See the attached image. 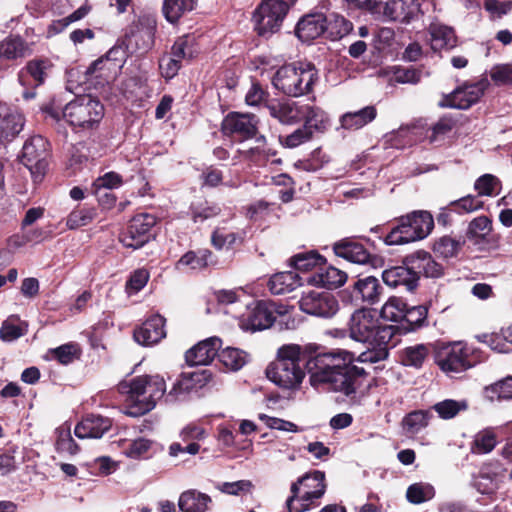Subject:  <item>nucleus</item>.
Returning <instances> with one entry per match:
<instances>
[{"instance_id":"obj_41","label":"nucleus","mask_w":512,"mask_h":512,"mask_svg":"<svg viewBox=\"0 0 512 512\" xmlns=\"http://www.w3.org/2000/svg\"><path fill=\"white\" fill-rule=\"evenodd\" d=\"M429 354L428 346L417 344L408 346L401 351V362L405 366L420 368Z\"/></svg>"},{"instance_id":"obj_10","label":"nucleus","mask_w":512,"mask_h":512,"mask_svg":"<svg viewBox=\"0 0 512 512\" xmlns=\"http://www.w3.org/2000/svg\"><path fill=\"white\" fill-rule=\"evenodd\" d=\"M277 312L274 303L255 301L246 306V312L239 316V325L243 330L257 331L272 326ZM279 314L281 312L278 311Z\"/></svg>"},{"instance_id":"obj_21","label":"nucleus","mask_w":512,"mask_h":512,"mask_svg":"<svg viewBox=\"0 0 512 512\" xmlns=\"http://www.w3.org/2000/svg\"><path fill=\"white\" fill-rule=\"evenodd\" d=\"M384 283L390 287L403 286L407 291L414 290L417 285V277L415 271L411 268L410 263L403 266H395L382 272Z\"/></svg>"},{"instance_id":"obj_6","label":"nucleus","mask_w":512,"mask_h":512,"mask_svg":"<svg viewBox=\"0 0 512 512\" xmlns=\"http://www.w3.org/2000/svg\"><path fill=\"white\" fill-rule=\"evenodd\" d=\"M434 227L432 215L427 211H415L400 218L399 225L385 237L387 245H401L424 239Z\"/></svg>"},{"instance_id":"obj_40","label":"nucleus","mask_w":512,"mask_h":512,"mask_svg":"<svg viewBox=\"0 0 512 512\" xmlns=\"http://www.w3.org/2000/svg\"><path fill=\"white\" fill-rule=\"evenodd\" d=\"M307 110L303 111L304 125L308 130L312 131H324L328 125L329 118L327 114L320 108L305 104Z\"/></svg>"},{"instance_id":"obj_2","label":"nucleus","mask_w":512,"mask_h":512,"mask_svg":"<svg viewBox=\"0 0 512 512\" xmlns=\"http://www.w3.org/2000/svg\"><path fill=\"white\" fill-rule=\"evenodd\" d=\"M117 388L136 408V411H130L129 414L142 415L154 409L157 402L165 396L166 383L159 375H143L123 380Z\"/></svg>"},{"instance_id":"obj_31","label":"nucleus","mask_w":512,"mask_h":512,"mask_svg":"<svg viewBox=\"0 0 512 512\" xmlns=\"http://www.w3.org/2000/svg\"><path fill=\"white\" fill-rule=\"evenodd\" d=\"M347 280V274L333 266L320 267L316 273L307 279L308 282L326 288H337Z\"/></svg>"},{"instance_id":"obj_13","label":"nucleus","mask_w":512,"mask_h":512,"mask_svg":"<svg viewBox=\"0 0 512 512\" xmlns=\"http://www.w3.org/2000/svg\"><path fill=\"white\" fill-rule=\"evenodd\" d=\"M488 85L486 79L475 83H464L446 96L445 105L455 109H468L480 100Z\"/></svg>"},{"instance_id":"obj_60","label":"nucleus","mask_w":512,"mask_h":512,"mask_svg":"<svg viewBox=\"0 0 512 512\" xmlns=\"http://www.w3.org/2000/svg\"><path fill=\"white\" fill-rule=\"evenodd\" d=\"M461 248V243L449 236L440 238L434 244V251L445 258L455 256Z\"/></svg>"},{"instance_id":"obj_11","label":"nucleus","mask_w":512,"mask_h":512,"mask_svg":"<svg viewBox=\"0 0 512 512\" xmlns=\"http://www.w3.org/2000/svg\"><path fill=\"white\" fill-rule=\"evenodd\" d=\"M300 309L310 315L330 318L338 309V301L334 295L326 291L304 292L299 300Z\"/></svg>"},{"instance_id":"obj_43","label":"nucleus","mask_w":512,"mask_h":512,"mask_svg":"<svg viewBox=\"0 0 512 512\" xmlns=\"http://www.w3.org/2000/svg\"><path fill=\"white\" fill-rule=\"evenodd\" d=\"M292 266L299 271H309L320 268L324 264V258L315 251L301 252L291 258Z\"/></svg>"},{"instance_id":"obj_56","label":"nucleus","mask_w":512,"mask_h":512,"mask_svg":"<svg viewBox=\"0 0 512 512\" xmlns=\"http://www.w3.org/2000/svg\"><path fill=\"white\" fill-rule=\"evenodd\" d=\"M428 310L423 305L406 307L405 309V317H403L404 322L408 324V328L410 330H415L422 326L427 318Z\"/></svg>"},{"instance_id":"obj_26","label":"nucleus","mask_w":512,"mask_h":512,"mask_svg":"<svg viewBox=\"0 0 512 512\" xmlns=\"http://www.w3.org/2000/svg\"><path fill=\"white\" fill-rule=\"evenodd\" d=\"M334 253L352 263L366 264L370 260V253L353 238H344L333 244Z\"/></svg>"},{"instance_id":"obj_14","label":"nucleus","mask_w":512,"mask_h":512,"mask_svg":"<svg viewBox=\"0 0 512 512\" xmlns=\"http://www.w3.org/2000/svg\"><path fill=\"white\" fill-rule=\"evenodd\" d=\"M421 14L418 0H384L380 15L386 20L408 24Z\"/></svg>"},{"instance_id":"obj_50","label":"nucleus","mask_w":512,"mask_h":512,"mask_svg":"<svg viewBox=\"0 0 512 512\" xmlns=\"http://www.w3.org/2000/svg\"><path fill=\"white\" fill-rule=\"evenodd\" d=\"M116 67V63L109 58L101 57L89 66L87 74L108 82L113 78L112 70Z\"/></svg>"},{"instance_id":"obj_33","label":"nucleus","mask_w":512,"mask_h":512,"mask_svg":"<svg viewBox=\"0 0 512 512\" xmlns=\"http://www.w3.org/2000/svg\"><path fill=\"white\" fill-rule=\"evenodd\" d=\"M301 284V278L295 271H286L273 275L268 286L272 294L281 295L295 290Z\"/></svg>"},{"instance_id":"obj_25","label":"nucleus","mask_w":512,"mask_h":512,"mask_svg":"<svg viewBox=\"0 0 512 512\" xmlns=\"http://www.w3.org/2000/svg\"><path fill=\"white\" fill-rule=\"evenodd\" d=\"M327 16L321 12L302 17L296 26V35L302 41H311L325 33Z\"/></svg>"},{"instance_id":"obj_42","label":"nucleus","mask_w":512,"mask_h":512,"mask_svg":"<svg viewBox=\"0 0 512 512\" xmlns=\"http://www.w3.org/2000/svg\"><path fill=\"white\" fill-rule=\"evenodd\" d=\"M491 230L492 223L490 219L486 216H479L469 223L466 235L470 241L478 244L490 234Z\"/></svg>"},{"instance_id":"obj_39","label":"nucleus","mask_w":512,"mask_h":512,"mask_svg":"<svg viewBox=\"0 0 512 512\" xmlns=\"http://www.w3.org/2000/svg\"><path fill=\"white\" fill-rule=\"evenodd\" d=\"M194 8V0H164L163 14L170 23L177 22L186 12Z\"/></svg>"},{"instance_id":"obj_48","label":"nucleus","mask_w":512,"mask_h":512,"mask_svg":"<svg viewBox=\"0 0 512 512\" xmlns=\"http://www.w3.org/2000/svg\"><path fill=\"white\" fill-rule=\"evenodd\" d=\"M429 419L430 414L427 411L411 412L403 419V428L409 434H416L428 425Z\"/></svg>"},{"instance_id":"obj_35","label":"nucleus","mask_w":512,"mask_h":512,"mask_svg":"<svg viewBox=\"0 0 512 512\" xmlns=\"http://www.w3.org/2000/svg\"><path fill=\"white\" fill-rule=\"evenodd\" d=\"M31 47L19 36H9L0 42V57L14 60L31 54Z\"/></svg>"},{"instance_id":"obj_34","label":"nucleus","mask_w":512,"mask_h":512,"mask_svg":"<svg viewBox=\"0 0 512 512\" xmlns=\"http://www.w3.org/2000/svg\"><path fill=\"white\" fill-rule=\"evenodd\" d=\"M212 253L207 250L188 251L176 263V269L180 271H200L211 262Z\"/></svg>"},{"instance_id":"obj_64","label":"nucleus","mask_w":512,"mask_h":512,"mask_svg":"<svg viewBox=\"0 0 512 512\" xmlns=\"http://www.w3.org/2000/svg\"><path fill=\"white\" fill-rule=\"evenodd\" d=\"M312 131L308 130L305 126H302L295 130L290 135L281 139V143L288 148H295L312 138Z\"/></svg>"},{"instance_id":"obj_61","label":"nucleus","mask_w":512,"mask_h":512,"mask_svg":"<svg viewBox=\"0 0 512 512\" xmlns=\"http://www.w3.org/2000/svg\"><path fill=\"white\" fill-rule=\"evenodd\" d=\"M455 122L451 118L443 117L429 130V141L431 143L442 140L454 128Z\"/></svg>"},{"instance_id":"obj_32","label":"nucleus","mask_w":512,"mask_h":512,"mask_svg":"<svg viewBox=\"0 0 512 512\" xmlns=\"http://www.w3.org/2000/svg\"><path fill=\"white\" fill-rule=\"evenodd\" d=\"M377 112L374 106H366L354 112H347L340 118V124L346 130H358L372 122Z\"/></svg>"},{"instance_id":"obj_44","label":"nucleus","mask_w":512,"mask_h":512,"mask_svg":"<svg viewBox=\"0 0 512 512\" xmlns=\"http://www.w3.org/2000/svg\"><path fill=\"white\" fill-rule=\"evenodd\" d=\"M406 302L399 297H390L381 309L383 319L391 322H401L405 317Z\"/></svg>"},{"instance_id":"obj_49","label":"nucleus","mask_w":512,"mask_h":512,"mask_svg":"<svg viewBox=\"0 0 512 512\" xmlns=\"http://www.w3.org/2000/svg\"><path fill=\"white\" fill-rule=\"evenodd\" d=\"M497 444L496 435L492 430H483L475 435L471 450L475 454L491 452Z\"/></svg>"},{"instance_id":"obj_4","label":"nucleus","mask_w":512,"mask_h":512,"mask_svg":"<svg viewBox=\"0 0 512 512\" xmlns=\"http://www.w3.org/2000/svg\"><path fill=\"white\" fill-rule=\"evenodd\" d=\"M350 337L358 342L370 345H390L395 334V327L382 325L375 312L369 309H358L349 321Z\"/></svg>"},{"instance_id":"obj_62","label":"nucleus","mask_w":512,"mask_h":512,"mask_svg":"<svg viewBox=\"0 0 512 512\" xmlns=\"http://www.w3.org/2000/svg\"><path fill=\"white\" fill-rule=\"evenodd\" d=\"M152 444L153 442L148 439L138 438L129 444L124 453L132 459L144 458L148 455Z\"/></svg>"},{"instance_id":"obj_7","label":"nucleus","mask_w":512,"mask_h":512,"mask_svg":"<svg viewBox=\"0 0 512 512\" xmlns=\"http://www.w3.org/2000/svg\"><path fill=\"white\" fill-rule=\"evenodd\" d=\"M61 113L74 129L88 130L98 126L104 116V106L92 96L82 95L66 104Z\"/></svg>"},{"instance_id":"obj_59","label":"nucleus","mask_w":512,"mask_h":512,"mask_svg":"<svg viewBox=\"0 0 512 512\" xmlns=\"http://www.w3.org/2000/svg\"><path fill=\"white\" fill-rule=\"evenodd\" d=\"M490 78L497 86L512 85V64H498L491 68Z\"/></svg>"},{"instance_id":"obj_16","label":"nucleus","mask_w":512,"mask_h":512,"mask_svg":"<svg viewBox=\"0 0 512 512\" xmlns=\"http://www.w3.org/2000/svg\"><path fill=\"white\" fill-rule=\"evenodd\" d=\"M258 120L249 113L233 112L228 114L222 122L225 134L238 135L243 139L252 138L257 133Z\"/></svg>"},{"instance_id":"obj_28","label":"nucleus","mask_w":512,"mask_h":512,"mask_svg":"<svg viewBox=\"0 0 512 512\" xmlns=\"http://www.w3.org/2000/svg\"><path fill=\"white\" fill-rule=\"evenodd\" d=\"M381 293L382 288L379 280L373 276L358 279L353 285V297L370 305L380 300Z\"/></svg>"},{"instance_id":"obj_8","label":"nucleus","mask_w":512,"mask_h":512,"mask_svg":"<svg viewBox=\"0 0 512 512\" xmlns=\"http://www.w3.org/2000/svg\"><path fill=\"white\" fill-rule=\"evenodd\" d=\"M293 4L294 0H262L253 14L257 33L267 36L279 31Z\"/></svg>"},{"instance_id":"obj_30","label":"nucleus","mask_w":512,"mask_h":512,"mask_svg":"<svg viewBox=\"0 0 512 512\" xmlns=\"http://www.w3.org/2000/svg\"><path fill=\"white\" fill-rule=\"evenodd\" d=\"M210 503L209 495L190 489L180 494L178 507L181 512H206Z\"/></svg>"},{"instance_id":"obj_37","label":"nucleus","mask_w":512,"mask_h":512,"mask_svg":"<svg viewBox=\"0 0 512 512\" xmlns=\"http://www.w3.org/2000/svg\"><path fill=\"white\" fill-rule=\"evenodd\" d=\"M219 361L231 371L240 370L248 361V354L238 348L227 347L218 354Z\"/></svg>"},{"instance_id":"obj_36","label":"nucleus","mask_w":512,"mask_h":512,"mask_svg":"<svg viewBox=\"0 0 512 512\" xmlns=\"http://www.w3.org/2000/svg\"><path fill=\"white\" fill-rule=\"evenodd\" d=\"M468 401L466 399L454 400L445 399L437 402L432 406L439 418L449 420L456 417L459 413L468 409Z\"/></svg>"},{"instance_id":"obj_18","label":"nucleus","mask_w":512,"mask_h":512,"mask_svg":"<svg viewBox=\"0 0 512 512\" xmlns=\"http://www.w3.org/2000/svg\"><path fill=\"white\" fill-rule=\"evenodd\" d=\"M222 346V340L216 336L200 341L186 352V362L191 366L208 365Z\"/></svg>"},{"instance_id":"obj_17","label":"nucleus","mask_w":512,"mask_h":512,"mask_svg":"<svg viewBox=\"0 0 512 512\" xmlns=\"http://www.w3.org/2000/svg\"><path fill=\"white\" fill-rule=\"evenodd\" d=\"M266 108L271 117L285 125L296 124L303 119V111L307 106L291 100H271L266 103Z\"/></svg>"},{"instance_id":"obj_51","label":"nucleus","mask_w":512,"mask_h":512,"mask_svg":"<svg viewBox=\"0 0 512 512\" xmlns=\"http://www.w3.org/2000/svg\"><path fill=\"white\" fill-rule=\"evenodd\" d=\"M197 53L194 48V38L190 36L179 37L172 46L171 54L180 62L190 59Z\"/></svg>"},{"instance_id":"obj_19","label":"nucleus","mask_w":512,"mask_h":512,"mask_svg":"<svg viewBox=\"0 0 512 512\" xmlns=\"http://www.w3.org/2000/svg\"><path fill=\"white\" fill-rule=\"evenodd\" d=\"M165 336V319L160 315H153L134 331V339L144 346L154 345Z\"/></svg>"},{"instance_id":"obj_1","label":"nucleus","mask_w":512,"mask_h":512,"mask_svg":"<svg viewBox=\"0 0 512 512\" xmlns=\"http://www.w3.org/2000/svg\"><path fill=\"white\" fill-rule=\"evenodd\" d=\"M301 361H305L313 386L327 384L346 396L357 391L365 373L353 364L355 356L347 350L317 352L312 345L286 344L278 349L276 360L266 368V376L281 388H298L305 377Z\"/></svg>"},{"instance_id":"obj_24","label":"nucleus","mask_w":512,"mask_h":512,"mask_svg":"<svg viewBox=\"0 0 512 512\" xmlns=\"http://www.w3.org/2000/svg\"><path fill=\"white\" fill-rule=\"evenodd\" d=\"M110 428L109 418L91 414L76 425L74 433L79 439H97L101 438Z\"/></svg>"},{"instance_id":"obj_46","label":"nucleus","mask_w":512,"mask_h":512,"mask_svg":"<svg viewBox=\"0 0 512 512\" xmlns=\"http://www.w3.org/2000/svg\"><path fill=\"white\" fill-rule=\"evenodd\" d=\"M435 496V489L428 483H414L406 492L407 500L412 504H421L431 500Z\"/></svg>"},{"instance_id":"obj_3","label":"nucleus","mask_w":512,"mask_h":512,"mask_svg":"<svg viewBox=\"0 0 512 512\" xmlns=\"http://www.w3.org/2000/svg\"><path fill=\"white\" fill-rule=\"evenodd\" d=\"M318 80V71L313 64L297 62L279 68L273 85L288 96L299 97L310 93Z\"/></svg>"},{"instance_id":"obj_52","label":"nucleus","mask_w":512,"mask_h":512,"mask_svg":"<svg viewBox=\"0 0 512 512\" xmlns=\"http://www.w3.org/2000/svg\"><path fill=\"white\" fill-rule=\"evenodd\" d=\"M96 212L92 208L73 210L67 217L66 226L69 229H77L90 224L95 218Z\"/></svg>"},{"instance_id":"obj_29","label":"nucleus","mask_w":512,"mask_h":512,"mask_svg":"<svg viewBox=\"0 0 512 512\" xmlns=\"http://www.w3.org/2000/svg\"><path fill=\"white\" fill-rule=\"evenodd\" d=\"M430 45L433 51L452 49L457 45L454 30L441 23H431L429 26Z\"/></svg>"},{"instance_id":"obj_57","label":"nucleus","mask_w":512,"mask_h":512,"mask_svg":"<svg viewBox=\"0 0 512 512\" xmlns=\"http://www.w3.org/2000/svg\"><path fill=\"white\" fill-rule=\"evenodd\" d=\"M429 130H425L421 125H411L401 127L396 136L406 140V144L412 145L413 143L421 141L424 137H428Z\"/></svg>"},{"instance_id":"obj_22","label":"nucleus","mask_w":512,"mask_h":512,"mask_svg":"<svg viewBox=\"0 0 512 512\" xmlns=\"http://www.w3.org/2000/svg\"><path fill=\"white\" fill-rule=\"evenodd\" d=\"M505 469L498 462L485 464L474 479V487L482 494H492L497 488Z\"/></svg>"},{"instance_id":"obj_5","label":"nucleus","mask_w":512,"mask_h":512,"mask_svg":"<svg viewBox=\"0 0 512 512\" xmlns=\"http://www.w3.org/2000/svg\"><path fill=\"white\" fill-rule=\"evenodd\" d=\"M325 491L324 472L315 470L306 473L291 484V496L286 501L288 512H306L315 508Z\"/></svg>"},{"instance_id":"obj_45","label":"nucleus","mask_w":512,"mask_h":512,"mask_svg":"<svg viewBox=\"0 0 512 512\" xmlns=\"http://www.w3.org/2000/svg\"><path fill=\"white\" fill-rule=\"evenodd\" d=\"M484 394L490 401L512 399V376L485 387Z\"/></svg>"},{"instance_id":"obj_15","label":"nucleus","mask_w":512,"mask_h":512,"mask_svg":"<svg viewBox=\"0 0 512 512\" xmlns=\"http://www.w3.org/2000/svg\"><path fill=\"white\" fill-rule=\"evenodd\" d=\"M468 351L461 343H454L439 354L437 363L447 374L461 373L471 367Z\"/></svg>"},{"instance_id":"obj_58","label":"nucleus","mask_w":512,"mask_h":512,"mask_svg":"<svg viewBox=\"0 0 512 512\" xmlns=\"http://www.w3.org/2000/svg\"><path fill=\"white\" fill-rule=\"evenodd\" d=\"M90 472L97 476H107L117 469V463L108 456L94 459L88 464Z\"/></svg>"},{"instance_id":"obj_12","label":"nucleus","mask_w":512,"mask_h":512,"mask_svg":"<svg viewBox=\"0 0 512 512\" xmlns=\"http://www.w3.org/2000/svg\"><path fill=\"white\" fill-rule=\"evenodd\" d=\"M156 223V218L148 213L135 215L121 235L120 241L125 247L138 249L146 244L151 237V229Z\"/></svg>"},{"instance_id":"obj_9","label":"nucleus","mask_w":512,"mask_h":512,"mask_svg":"<svg viewBox=\"0 0 512 512\" xmlns=\"http://www.w3.org/2000/svg\"><path fill=\"white\" fill-rule=\"evenodd\" d=\"M49 143L36 135L28 139L22 148V162L29 169L35 182L42 180L47 167Z\"/></svg>"},{"instance_id":"obj_47","label":"nucleus","mask_w":512,"mask_h":512,"mask_svg":"<svg viewBox=\"0 0 512 512\" xmlns=\"http://www.w3.org/2000/svg\"><path fill=\"white\" fill-rule=\"evenodd\" d=\"M244 233L226 232L222 228H217L212 234L211 241L215 248H231L234 245L243 242Z\"/></svg>"},{"instance_id":"obj_53","label":"nucleus","mask_w":512,"mask_h":512,"mask_svg":"<svg viewBox=\"0 0 512 512\" xmlns=\"http://www.w3.org/2000/svg\"><path fill=\"white\" fill-rule=\"evenodd\" d=\"M56 433L57 439L55 446L57 451L70 455L76 454L78 452L79 448L71 436L70 427L62 426L56 430Z\"/></svg>"},{"instance_id":"obj_54","label":"nucleus","mask_w":512,"mask_h":512,"mask_svg":"<svg viewBox=\"0 0 512 512\" xmlns=\"http://www.w3.org/2000/svg\"><path fill=\"white\" fill-rule=\"evenodd\" d=\"M474 188L478 196H492L498 193L500 181L492 174H484L475 181Z\"/></svg>"},{"instance_id":"obj_27","label":"nucleus","mask_w":512,"mask_h":512,"mask_svg":"<svg viewBox=\"0 0 512 512\" xmlns=\"http://www.w3.org/2000/svg\"><path fill=\"white\" fill-rule=\"evenodd\" d=\"M405 263L411 264V268L415 271L417 281L420 275L437 278L443 273V267L437 263L428 252L422 250L406 256Z\"/></svg>"},{"instance_id":"obj_23","label":"nucleus","mask_w":512,"mask_h":512,"mask_svg":"<svg viewBox=\"0 0 512 512\" xmlns=\"http://www.w3.org/2000/svg\"><path fill=\"white\" fill-rule=\"evenodd\" d=\"M53 64L48 59L30 60L19 74L22 85L40 86L50 75Z\"/></svg>"},{"instance_id":"obj_38","label":"nucleus","mask_w":512,"mask_h":512,"mask_svg":"<svg viewBox=\"0 0 512 512\" xmlns=\"http://www.w3.org/2000/svg\"><path fill=\"white\" fill-rule=\"evenodd\" d=\"M325 33L332 39H340L352 30V23L345 19L343 16L338 14H330L327 16V22L325 23Z\"/></svg>"},{"instance_id":"obj_55","label":"nucleus","mask_w":512,"mask_h":512,"mask_svg":"<svg viewBox=\"0 0 512 512\" xmlns=\"http://www.w3.org/2000/svg\"><path fill=\"white\" fill-rule=\"evenodd\" d=\"M24 333L25 329L19 324V319L12 316L3 322L0 329V338L3 341L11 342L21 337Z\"/></svg>"},{"instance_id":"obj_20","label":"nucleus","mask_w":512,"mask_h":512,"mask_svg":"<svg viewBox=\"0 0 512 512\" xmlns=\"http://www.w3.org/2000/svg\"><path fill=\"white\" fill-rule=\"evenodd\" d=\"M24 118L17 110L0 104V142L12 141L23 129Z\"/></svg>"},{"instance_id":"obj_63","label":"nucleus","mask_w":512,"mask_h":512,"mask_svg":"<svg viewBox=\"0 0 512 512\" xmlns=\"http://www.w3.org/2000/svg\"><path fill=\"white\" fill-rule=\"evenodd\" d=\"M122 185V177L116 172H107L98 177L94 183V192L98 193L100 189H115Z\"/></svg>"}]
</instances>
